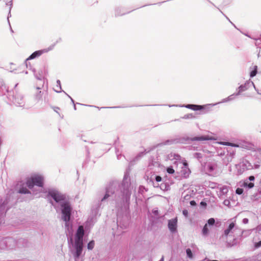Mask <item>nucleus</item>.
<instances>
[{
	"label": "nucleus",
	"mask_w": 261,
	"mask_h": 261,
	"mask_svg": "<svg viewBox=\"0 0 261 261\" xmlns=\"http://www.w3.org/2000/svg\"><path fill=\"white\" fill-rule=\"evenodd\" d=\"M249 146L247 147V146H245V147H243L244 148H246V149H248V148H250L251 147V146H252V144H249Z\"/></svg>",
	"instance_id": "29"
},
{
	"label": "nucleus",
	"mask_w": 261,
	"mask_h": 261,
	"mask_svg": "<svg viewBox=\"0 0 261 261\" xmlns=\"http://www.w3.org/2000/svg\"><path fill=\"white\" fill-rule=\"evenodd\" d=\"M234 223L232 222L231 223L228 228H227L225 231H224V234L226 236H227L228 234H229V233L230 232V231H231V230L234 227Z\"/></svg>",
	"instance_id": "10"
},
{
	"label": "nucleus",
	"mask_w": 261,
	"mask_h": 261,
	"mask_svg": "<svg viewBox=\"0 0 261 261\" xmlns=\"http://www.w3.org/2000/svg\"><path fill=\"white\" fill-rule=\"evenodd\" d=\"M257 66L255 65L253 67L252 70L251 71L250 73V77H253L256 75L257 73Z\"/></svg>",
	"instance_id": "11"
},
{
	"label": "nucleus",
	"mask_w": 261,
	"mask_h": 261,
	"mask_svg": "<svg viewBox=\"0 0 261 261\" xmlns=\"http://www.w3.org/2000/svg\"><path fill=\"white\" fill-rule=\"evenodd\" d=\"M50 195L53 197V198L57 202L64 200L65 199V196L64 195H61L57 192H51L50 193Z\"/></svg>",
	"instance_id": "5"
},
{
	"label": "nucleus",
	"mask_w": 261,
	"mask_h": 261,
	"mask_svg": "<svg viewBox=\"0 0 261 261\" xmlns=\"http://www.w3.org/2000/svg\"><path fill=\"white\" fill-rule=\"evenodd\" d=\"M200 204H201V205H206V203H205V202H201L200 203Z\"/></svg>",
	"instance_id": "32"
},
{
	"label": "nucleus",
	"mask_w": 261,
	"mask_h": 261,
	"mask_svg": "<svg viewBox=\"0 0 261 261\" xmlns=\"http://www.w3.org/2000/svg\"><path fill=\"white\" fill-rule=\"evenodd\" d=\"M155 180L158 182L161 181L162 180V177L160 176H156L155 177Z\"/></svg>",
	"instance_id": "25"
},
{
	"label": "nucleus",
	"mask_w": 261,
	"mask_h": 261,
	"mask_svg": "<svg viewBox=\"0 0 261 261\" xmlns=\"http://www.w3.org/2000/svg\"><path fill=\"white\" fill-rule=\"evenodd\" d=\"M236 192L237 194H238L239 195H241L243 192V189H241V188H238L237 189Z\"/></svg>",
	"instance_id": "22"
},
{
	"label": "nucleus",
	"mask_w": 261,
	"mask_h": 261,
	"mask_svg": "<svg viewBox=\"0 0 261 261\" xmlns=\"http://www.w3.org/2000/svg\"><path fill=\"white\" fill-rule=\"evenodd\" d=\"M211 138H210L208 137L207 136H201L199 137H194L193 138L192 140L193 141H204V140H211Z\"/></svg>",
	"instance_id": "9"
},
{
	"label": "nucleus",
	"mask_w": 261,
	"mask_h": 261,
	"mask_svg": "<svg viewBox=\"0 0 261 261\" xmlns=\"http://www.w3.org/2000/svg\"><path fill=\"white\" fill-rule=\"evenodd\" d=\"M221 144H222L223 145H227V146H232V147H239L238 145H237L236 144L230 143V142H221Z\"/></svg>",
	"instance_id": "14"
},
{
	"label": "nucleus",
	"mask_w": 261,
	"mask_h": 261,
	"mask_svg": "<svg viewBox=\"0 0 261 261\" xmlns=\"http://www.w3.org/2000/svg\"><path fill=\"white\" fill-rule=\"evenodd\" d=\"M18 192L19 193H21V194L30 193V191L29 190H28L25 187H23L19 188Z\"/></svg>",
	"instance_id": "12"
},
{
	"label": "nucleus",
	"mask_w": 261,
	"mask_h": 261,
	"mask_svg": "<svg viewBox=\"0 0 261 261\" xmlns=\"http://www.w3.org/2000/svg\"><path fill=\"white\" fill-rule=\"evenodd\" d=\"M249 179L250 180H254V177L253 176H250L249 177Z\"/></svg>",
	"instance_id": "28"
},
{
	"label": "nucleus",
	"mask_w": 261,
	"mask_h": 261,
	"mask_svg": "<svg viewBox=\"0 0 261 261\" xmlns=\"http://www.w3.org/2000/svg\"><path fill=\"white\" fill-rule=\"evenodd\" d=\"M261 246V241L258 242V243H256L255 247H259Z\"/></svg>",
	"instance_id": "26"
},
{
	"label": "nucleus",
	"mask_w": 261,
	"mask_h": 261,
	"mask_svg": "<svg viewBox=\"0 0 261 261\" xmlns=\"http://www.w3.org/2000/svg\"><path fill=\"white\" fill-rule=\"evenodd\" d=\"M182 214L185 217H188V211L187 210H184L182 211Z\"/></svg>",
	"instance_id": "24"
},
{
	"label": "nucleus",
	"mask_w": 261,
	"mask_h": 261,
	"mask_svg": "<svg viewBox=\"0 0 261 261\" xmlns=\"http://www.w3.org/2000/svg\"><path fill=\"white\" fill-rule=\"evenodd\" d=\"M83 243H75V247L76 249V252L75 254V257L79 258L81 255L83 250Z\"/></svg>",
	"instance_id": "6"
},
{
	"label": "nucleus",
	"mask_w": 261,
	"mask_h": 261,
	"mask_svg": "<svg viewBox=\"0 0 261 261\" xmlns=\"http://www.w3.org/2000/svg\"><path fill=\"white\" fill-rule=\"evenodd\" d=\"M36 98L38 99H40L42 97V92L40 90V89L39 88H36Z\"/></svg>",
	"instance_id": "13"
},
{
	"label": "nucleus",
	"mask_w": 261,
	"mask_h": 261,
	"mask_svg": "<svg viewBox=\"0 0 261 261\" xmlns=\"http://www.w3.org/2000/svg\"><path fill=\"white\" fill-rule=\"evenodd\" d=\"M167 172L169 174H173L174 173V170L172 167H168Z\"/></svg>",
	"instance_id": "21"
},
{
	"label": "nucleus",
	"mask_w": 261,
	"mask_h": 261,
	"mask_svg": "<svg viewBox=\"0 0 261 261\" xmlns=\"http://www.w3.org/2000/svg\"><path fill=\"white\" fill-rule=\"evenodd\" d=\"M108 196H109V195L108 194H106L105 196H104L103 198L102 199V200L105 199H106Z\"/></svg>",
	"instance_id": "30"
},
{
	"label": "nucleus",
	"mask_w": 261,
	"mask_h": 261,
	"mask_svg": "<svg viewBox=\"0 0 261 261\" xmlns=\"http://www.w3.org/2000/svg\"><path fill=\"white\" fill-rule=\"evenodd\" d=\"M183 165L184 166V168H186V170H188V171H190V169L188 168V163L186 161L183 162Z\"/></svg>",
	"instance_id": "23"
},
{
	"label": "nucleus",
	"mask_w": 261,
	"mask_h": 261,
	"mask_svg": "<svg viewBox=\"0 0 261 261\" xmlns=\"http://www.w3.org/2000/svg\"><path fill=\"white\" fill-rule=\"evenodd\" d=\"M215 219L214 218H210L208 220L207 223L209 225H213L215 223Z\"/></svg>",
	"instance_id": "20"
},
{
	"label": "nucleus",
	"mask_w": 261,
	"mask_h": 261,
	"mask_svg": "<svg viewBox=\"0 0 261 261\" xmlns=\"http://www.w3.org/2000/svg\"><path fill=\"white\" fill-rule=\"evenodd\" d=\"M244 186H247L250 189L252 188L254 186V184L252 182H250L249 184H247V182H244Z\"/></svg>",
	"instance_id": "19"
},
{
	"label": "nucleus",
	"mask_w": 261,
	"mask_h": 261,
	"mask_svg": "<svg viewBox=\"0 0 261 261\" xmlns=\"http://www.w3.org/2000/svg\"><path fill=\"white\" fill-rule=\"evenodd\" d=\"M186 107L194 111L201 110L204 108L203 106L195 105H187Z\"/></svg>",
	"instance_id": "7"
},
{
	"label": "nucleus",
	"mask_w": 261,
	"mask_h": 261,
	"mask_svg": "<svg viewBox=\"0 0 261 261\" xmlns=\"http://www.w3.org/2000/svg\"><path fill=\"white\" fill-rule=\"evenodd\" d=\"M190 204L191 205L194 206L196 204V202L194 200H192L190 201Z\"/></svg>",
	"instance_id": "27"
},
{
	"label": "nucleus",
	"mask_w": 261,
	"mask_h": 261,
	"mask_svg": "<svg viewBox=\"0 0 261 261\" xmlns=\"http://www.w3.org/2000/svg\"><path fill=\"white\" fill-rule=\"evenodd\" d=\"M202 232L203 234L204 235L207 234L208 232V229L206 224L203 227V228L202 229Z\"/></svg>",
	"instance_id": "17"
},
{
	"label": "nucleus",
	"mask_w": 261,
	"mask_h": 261,
	"mask_svg": "<svg viewBox=\"0 0 261 261\" xmlns=\"http://www.w3.org/2000/svg\"><path fill=\"white\" fill-rule=\"evenodd\" d=\"M190 172V171H188V170H186V168H183L182 170L181 171L182 174L185 177L188 176Z\"/></svg>",
	"instance_id": "16"
},
{
	"label": "nucleus",
	"mask_w": 261,
	"mask_h": 261,
	"mask_svg": "<svg viewBox=\"0 0 261 261\" xmlns=\"http://www.w3.org/2000/svg\"><path fill=\"white\" fill-rule=\"evenodd\" d=\"M26 184L29 189H32L35 185L42 187L43 185V178L40 175H35L27 179Z\"/></svg>",
	"instance_id": "1"
},
{
	"label": "nucleus",
	"mask_w": 261,
	"mask_h": 261,
	"mask_svg": "<svg viewBox=\"0 0 261 261\" xmlns=\"http://www.w3.org/2000/svg\"><path fill=\"white\" fill-rule=\"evenodd\" d=\"M94 241H91L87 245L88 249L89 250H92L94 247Z\"/></svg>",
	"instance_id": "15"
},
{
	"label": "nucleus",
	"mask_w": 261,
	"mask_h": 261,
	"mask_svg": "<svg viewBox=\"0 0 261 261\" xmlns=\"http://www.w3.org/2000/svg\"><path fill=\"white\" fill-rule=\"evenodd\" d=\"M259 261H261V260H260Z\"/></svg>",
	"instance_id": "33"
},
{
	"label": "nucleus",
	"mask_w": 261,
	"mask_h": 261,
	"mask_svg": "<svg viewBox=\"0 0 261 261\" xmlns=\"http://www.w3.org/2000/svg\"><path fill=\"white\" fill-rule=\"evenodd\" d=\"M42 53L41 50L36 51L33 53L28 58V60H31L37 57L40 56Z\"/></svg>",
	"instance_id": "8"
},
{
	"label": "nucleus",
	"mask_w": 261,
	"mask_h": 261,
	"mask_svg": "<svg viewBox=\"0 0 261 261\" xmlns=\"http://www.w3.org/2000/svg\"><path fill=\"white\" fill-rule=\"evenodd\" d=\"M84 230L83 226L81 225L78 227L75 237V243H83V236Z\"/></svg>",
	"instance_id": "3"
},
{
	"label": "nucleus",
	"mask_w": 261,
	"mask_h": 261,
	"mask_svg": "<svg viewBox=\"0 0 261 261\" xmlns=\"http://www.w3.org/2000/svg\"><path fill=\"white\" fill-rule=\"evenodd\" d=\"M186 253L189 257L192 258L193 257L192 253L190 249H187L186 250Z\"/></svg>",
	"instance_id": "18"
},
{
	"label": "nucleus",
	"mask_w": 261,
	"mask_h": 261,
	"mask_svg": "<svg viewBox=\"0 0 261 261\" xmlns=\"http://www.w3.org/2000/svg\"><path fill=\"white\" fill-rule=\"evenodd\" d=\"M209 169H210V170H211V171H212V170H214V168H213L212 166H210V167H209Z\"/></svg>",
	"instance_id": "31"
},
{
	"label": "nucleus",
	"mask_w": 261,
	"mask_h": 261,
	"mask_svg": "<svg viewBox=\"0 0 261 261\" xmlns=\"http://www.w3.org/2000/svg\"><path fill=\"white\" fill-rule=\"evenodd\" d=\"M177 219L175 218L168 221V228L171 232H174L177 229Z\"/></svg>",
	"instance_id": "4"
},
{
	"label": "nucleus",
	"mask_w": 261,
	"mask_h": 261,
	"mask_svg": "<svg viewBox=\"0 0 261 261\" xmlns=\"http://www.w3.org/2000/svg\"><path fill=\"white\" fill-rule=\"evenodd\" d=\"M63 207L62 210V219L66 222V225H67V222L70 219L71 207L68 202H65L61 204Z\"/></svg>",
	"instance_id": "2"
}]
</instances>
